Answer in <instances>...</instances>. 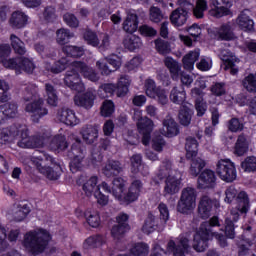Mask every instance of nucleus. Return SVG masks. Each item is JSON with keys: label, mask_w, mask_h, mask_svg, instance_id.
<instances>
[{"label": "nucleus", "mask_w": 256, "mask_h": 256, "mask_svg": "<svg viewBox=\"0 0 256 256\" xmlns=\"http://www.w3.org/2000/svg\"><path fill=\"white\" fill-rule=\"evenodd\" d=\"M116 223L117 224L113 225L111 228V237L119 241L125 237L126 233L131 231V226L129 225V214L120 213L116 216Z\"/></svg>", "instance_id": "12"}, {"label": "nucleus", "mask_w": 256, "mask_h": 256, "mask_svg": "<svg viewBox=\"0 0 256 256\" xmlns=\"http://www.w3.org/2000/svg\"><path fill=\"white\" fill-rule=\"evenodd\" d=\"M130 85H131V82H129V78H127V76L120 77V79L116 84L117 97H125L127 93H129Z\"/></svg>", "instance_id": "43"}, {"label": "nucleus", "mask_w": 256, "mask_h": 256, "mask_svg": "<svg viewBox=\"0 0 256 256\" xmlns=\"http://www.w3.org/2000/svg\"><path fill=\"white\" fill-rule=\"evenodd\" d=\"M63 21L70 27L71 29H77L79 27V19L75 14L66 13L63 15Z\"/></svg>", "instance_id": "61"}, {"label": "nucleus", "mask_w": 256, "mask_h": 256, "mask_svg": "<svg viewBox=\"0 0 256 256\" xmlns=\"http://www.w3.org/2000/svg\"><path fill=\"white\" fill-rule=\"evenodd\" d=\"M45 91L47 94V103L52 107H57V103L59 101V96H57V90L53 84L46 83Z\"/></svg>", "instance_id": "45"}, {"label": "nucleus", "mask_w": 256, "mask_h": 256, "mask_svg": "<svg viewBox=\"0 0 256 256\" xmlns=\"http://www.w3.org/2000/svg\"><path fill=\"white\" fill-rule=\"evenodd\" d=\"M102 173L108 179L117 177L119 174L123 173V165L119 160H108L102 168Z\"/></svg>", "instance_id": "20"}, {"label": "nucleus", "mask_w": 256, "mask_h": 256, "mask_svg": "<svg viewBox=\"0 0 256 256\" xmlns=\"http://www.w3.org/2000/svg\"><path fill=\"white\" fill-rule=\"evenodd\" d=\"M17 137H19V128L16 126H9L0 130V143L2 145L11 143Z\"/></svg>", "instance_id": "28"}, {"label": "nucleus", "mask_w": 256, "mask_h": 256, "mask_svg": "<svg viewBox=\"0 0 256 256\" xmlns=\"http://www.w3.org/2000/svg\"><path fill=\"white\" fill-rule=\"evenodd\" d=\"M187 99V92L183 86H175L170 92V100L175 105H183Z\"/></svg>", "instance_id": "31"}, {"label": "nucleus", "mask_w": 256, "mask_h": 256, "mask_svg": "<svg viewBox=\"0 0 256 256\" xmlns=\"http://www.w3.org/2000/svg\"><path fill=\"white\" fill-rule=\"evenodd\" d=\"M217 41H233L235 39V33H233V29L231 25L228 23L222 24L214 33Z\"/></svg>", "instance_id": "25"}, {"label": "nucleus", "mask_w": 256, "mask_h": 256, "mask_svg": "<svg viewBox=\"0 0 256 256\" xmlns=\"http://www.w3.org/2000/svg\"><path fill=\"white\" fill-rule=\"evenodd\" d=\"M46 141L47 136H45V134L27 136V132H22L21 140L18 142V145L22 147V149H41V147L45 146Z\"/></svg>", "instance_id": "13"}, {"label": "nucleus", "mask_w": 256, "mask_h": 256, "mask_svg": "<svg viewBox=\"0 0 256 256\" xmlns=\"http://www.w3.org/2000/svg\"><path fill=\"white\" fill-rule=\"evenodd\" d=\"M241 167L246 173H254L256 171V157L248 156L241 162Z\"/></svg>", "instance_id": "53"}, {"label": "nucleus", "mask_w": 256, "mask_h": 256, "mask_svg": "<svg viewBox=\"0 0 256 256\" xmlns=\"http://www.w3.org/2000/svg\"><path fill=\"white\" fill-rule=\"evenodd\" d=\"M117 85L113 83H104L98 88V96L101 99H107V97H113L115 95Z\"/></svg>", "instance_id": "42"}, {"label": "nucleus", "mask_w": 256, "mask_h": 256, "mask_svg": "<svg viewBox=\"0 0 256 256\" xmlns=\"http://www.w3.org/2000/svg\"><path fill=\"white\" fill-rule=\"evenodd\" d=\"M99 178L92 176L88 181L82 185L86 197H92L94 195L98 205L105 207L109 204L110 193L117 199L121 205H131L135 203L141 195V189H143V182L136 179L131 182L128 190L125 192V179L116 177L112 181V187L107 182H102L97 186ZM106 194H104V193Z\"/></svg>", "instance_id": "1"}, {"label": "nucleus", "mask_w": 256, "mask_h": 256, "mask_svg": "<svg viewBox=\"0 0 256 256\" xmlns=\"http://www.w3.org/2000/svg\"><path fill=\"white\" fill-rule=\"evenodd\" d=\"M130 171L133 175H137L143 169V156L141 154H133L130 158Z\"/></svg>", "instance_id": "47"}, {"label": "nucleus", "mask_w": 256, "mask_h": 256, "mask_svg": "<svg viewBox=\"0 0 256 256\" xmlns=\"http://www.w3.org/2000/svg\"><path fill=\"white\" fill-rule=\"evenodd\" d=\"M242 86L249 93H253L256 91V73H250L245 76L242 80Z\"/></svg>", "instance_id": "49"}, {"label": "nucleus", "mask_w": 256, "mask_h": 256, "mask_svg": "<svg viewBox=\"0 0 256 256\" xmlns=\"http://www.w3.org/2000/svg\"><path fill=\"white\" fill-rule=\"evenodd\" d=\"M187 19H189V12L185 8H176L170 14V23L174 27H183L187 23Z\"/></svg>", "instance_id": "21"}, {"label": "nucleus", "mask_w": 256, "mask_h": 256, "mask_svg": "<svg viewBox=\"0 0 256 256\" xmlns=\"http://www.w3.org/2000/svg\"><path fill=\"white\" fill-rule=\"evenodd\" d=\"M37 99V90L35 89H31L29 87H27L25 89V94L23 97V100L25 101L26 107H25V111L26 113H32V120L34 121V123H39V119H41V117H45V115H47L49 113V110H47V108L43 107V100ZM30 101H32L31 103H29Z\"/></svg>", "instance_id": "8"}, {"label": "nucleus", "mask_w": 256, "mask_h": 256, "mask_svg": "<svg viewBox=\"0 0 256 256\" xmlns=\"http://www.w3.org/2000/svg\"><path fill=\"white\" fill-rule=\"evenodd\" d=\"M198 189H213L217 182V176H215V171L211 169H205L198 174Z\"/></svg>", "instance_id": "17"}, {"label": "nucleus", "mask_w": 256, "mask_h": 256, "mask_svg": "<svg viewBox=\"0 0 256 256\" xmlns=\"http://www.w3.org/2000/svg\"><path fill=\"white\" fill-rule=\"evenodd\" d=\"M164 65L170 71L171 79H173V81H179V74L183 72L181 71V65H179V62L173 59V57H167L164 60Z\"/></svg>", "instance_id": "29"}, {"label": "nucleus", "mask_w": 256, "mask_h": 256, "mask_svg": "<svg viewBox=\"0 0 256 256\" xmlns=\"http://www.w3.org/2000/svg\"><path fill=\"white\" fill-rule=\"evenodd\" d=\"M81 135L83 141L87 145H93L97 139H99V129L93 125H86L81 129Z\"/></svg>", "instance_id": "23"}, {"label": "nucleus", "mask_w": 256, "mask_h": 256, "mask_svg": "<svg viewBox=\"0 0 256 256\" xmlns=\"http://www.w3.org/2000/svg\"><path fill=\"white\" fill-rule=\"evenodd\" d=\"M11 55V46L9 44L0 45V65L5 69H12L13 71H25V73H33L35 71V63L33 59L19 56L7 59Z\"/></svg>", "instance_id": "4"}, {"label": "nucleus", "mask_w": 256, "mask_h": 256, "mask_svg": "<svg viewBox=\"0 0 256 256\" xmlns=\"http://www.w3.org/2000/svg\"><path fill=\"white\" fill-rule=\"evenodd\" d=\"M67 65H69L67 59L62 58L54 62V64L50 67V72L54 74H59L67 69Z\"/></svg>", "instance_id": "57"}, {"label": "nucleus", "mask_w": 256, "mask_h": 256, "mask_svg": "<svg viewBox=\"0 0 256 256\" xmlns=\"http://www.w3.org/2000/svg\"><path fill=\"white\" fill-rule=\"evenodd\" d=\"M237 23L242 31H253V29H255V22L245 13V11H242L239 14Z\"/></svg>", "instance_id": "36"}, {"label": "nucleus", "mask_w": 256, "mask_h": 256, "mask_svg": "<svg viewBox=\"0 0 256 256\" xmlns=\"http://www.w3.org/2000/svg\"><path fill=\"white\" fill-rule=\"evenodd\" d=\"M81 76L88 81H92V83H97L100 77L99 74L87 63L83 61H74L72 62V69L68 70L64 77V85L69 87L72 91H77V93H81V91L85 90V84L81 82Z\"/></svg>", "instance_id": "2"}, {"label": "nucleus", "mask_w": 256, "mask_h": 256, "mask_svg": "<svg viewBox=\"0 0 256 256\" xmlns=\"http://www.w3.org/2000/svg\"><path fill=\"white\" fill-rule=\"evenodd\" d=\"M146 95L152 99H158L160 105H167L169 98H167V92L162 87H157L154 80H148L145 84Z\"/></svg>", "instance_id": "14"}, {"label": "nucleus", "mask_w": 256, "mask_h": 256, "mask_svg": "<svg viewBox=\"0 0 256 256\" xmlns=\"http://www.w3.org/2000/svg\"><path fill=\"white\" fill-rule=\"evenodd\" d=\"M167 250L173 253V256H185V253L189 251V239L181 238L178 244L173 240H169Z\"/></svg>", "instance_id": "19"}, {"label": "nucleus", "mask_w": 256, "mask_h": 256, "mask_svg": "<svg viewBox=\"0 0 256 256\" xmlns=\"http://www.w3.org/2000/svg\"><path fill=\"white\" fill-rule=\"evenodd\" d=\"M219 217L213 216L209 221L203 222L199 230L195 232L193 237L192 247L197 253H203L209 248V241L213 239L216 232H213V227H219Z\"/></svg>", "instance_id": "5"}, {"label": "nucleus", "mask_w": 256, "mask_h": 256, "mask_svg": "<svg viewBox=\"0 0 256 256\" xmlns=\"http://www.w3.org/2000/svg\"><path fill=\"white\" fill-rule=\"evenodd\" d=\"M143 233H147V235L153 233L155 231V217L153 215H149L142 226Z\"/></svg>", "instance_id": "60"}, {"label": "nucleus", "mask_w": 256, "mask_h": 256, "mask_svg": "<svg viewBox=\"0 0 256 256\" xmlns=\"http://www.w3.org/2000/svg\"><path fill=\"white\" fill-rule=\"evenodd\" d=\"M205 11H207V1L198 0L193 9L194 17H196V19H203V17H205Z\"/></svg>", "instance_id": "55"}, {"label": "nucleus", "mask_w": 256, "mask_h": 256, "mask_svg": "<svg viewBox=\"0 0 256 256\" xmlns=\"http://www.w3.org/2000/svg\"><path fill=\"white\" fill-rule=\"evenodd\" d=\"M163 132L165 137H177L179 133V124L175 122V119L168 118L163 120Z\"/></svg>", "instance_id": "30"}, {"label": "nucleus", "mask_w": 256, "mask_h": 256, "mask_svg": "<svg viewBox=\"0 0 256 256\" xmlns=\"http://www.w3.org/2000/svg\"><path fill=\"white\" fill-rule=\"evenodd\" d=\"M115 113V103L113 100H105L100 108L102 117H111Z\"/></svg>", "instance_id": "52"}, {"label": "nucleus", "mask_w": 256, "mask_h": 256, "mask_svg": "<svg viewBox=\"0 0 256 256\" xmlns=\"http://www.w3.org/2000/svg\"><path fill=\"white\" fill-rule=\"evenodd\" d=\"M0 109L8 119H15L19 115V106L15 102L0 105Z\"/></svg>", "instance_id": "38"}, {"label": "nucleus", "mask_w": 256, "mask_h": 256, "mask_svg": "<svg viewBox=\"0 0 256 256\" xmlns=\"http://www.w3.org/2000/svg\"><path fill=\"white\" fill-rule=\"evenodd\" d=\"M237 195H239V192L237 191V188L235 186L231 185L225 190V203H228L231 205L234 201H237Z\"/></svg>", "instance_id": "56"}, {"label": "nucleus", "mask_w": 256, "mask_h": 256, "mask_svg": "<svg viewBox=\"0 0 256 256\" xmlns=\"http://www.w3.org/2000/svg\"><path fill=\"white\" fill-rule=\"evenodd\" d=\"M68 157H80V159H85V147L80 139H77L75 143L72 144L71 149L68 151Z\"/></svg>", "instance_id": "41"}, {"label": "nucleus", "mask_w": 256, "mask_h": 256, "mask_svg": "<svg viewBox=\"0 0 256 256\" xmlns=\"http://www.w3.org/2000/svg\"><path fill=\"white\" fill-rule=\"evenodd\" d=\"M83 39L91 47H99V36L91 29H86L83 33Z\"/></svg>", "instance_id": "50"}, {"label": "nucleus", "mask_w": 256, "mask_h": 256, "mask_svg": "<svg viewBox=\"0 0 256 256\" xmlns=\"http://www.w3.org/2000/svg\"><path fill=\"white\" fill-rule=\"evenodd\" d=\"M62 51L67 57H73L74 59H79V57L85 55V49L79 46L66 45L63 46Z\"/></svg>", "instance_id": "44"}, {"label": "nucleus", "mask_w": 256, "mask_h": 256, "mask_svg": "<svg viewBox=\"0 0 256 256\" xmlns=\"http://www.w3.org/2000/svg\"><path fill=\"white\" fill-rule=\"evenodd\" d=\"M212 95L215 97H223V95H227V89H225V83L216 82L210 88Z\"/></svg>", "instance_id": "59"}, {"label": "nucleus", "mask_w": 256, "mask_h": 256, "mask_svg": "<svg viewBox=\"0 0 256 256\" xmlns=\"http://www.w3.org/2000/svg\"><path fill=\"white\" fill-rule=\"evenodd\" d=\"M52 239L51 232L44 228H38L24 235L23 245L31 255L39 256L45 253Z\"/></svg>", "instance_id": "3"}, {"label": "nucleus", "mask_w": 256, "mask_h": 256, "mask_svg": "<svg viewBox=\"0 0 256 256\" xmlns=\"http://www.w3.org/2000/svg\"><path fill=\"white\" fill-rule=\"evenodd\" d=\"M193 109L188 106H182L178 113L179 123L184 127H189L191 125V119H193Z\"/></svg>", "instance_id": "37"}, {"label": "nucleus", "mask_w": 256, "mask_h": 256, "mask_svg": "<svg viewBox=\"0 0 256 256\" xmlns=\"http://www.w3.org/2000/svg\"><path fill=\"white\" fill-rule=\"evenodd\" d=\"M172 169L173 163L171 160H164L153 179L155 183H159V181L166 179L164 187L165 195H175V193H179V189H181V180L175 176H170Z\"/></svg>", "instance_id": "6"}, {"label": "nucleus", "mask_w": 256, "mask_h": 256, "mask_svg": "<svg viewBox=\"0 0 256 256\" xmlns=\"http://www.w3.org/2000/svg\"><path fill=\"white\" fill-rule=\"evenodd\" d=\"M123 45L125 49H128V51L133 52L137 51L143 45V42L141 41V37L130 34L126 36L123 40Z\"/></svg>", "instance_id": "33"}, {"label": "nucleus", "mask_w": 256, "mask_h": 256, "mask_svg": "<svg viewBox=\"0 0 256 256\" xmlns=\"http://www.w3.org/2000/svg\"><path fill=\"white\" fill-rule=\"evenodd\" d=\"M195 201H197V191L195 188H184L177 204L178 213L185 214L191 211L195 207Z\"/></svg>", "instance_id": "11"}, {"label": "nucleus", "mask_w": 256, "mask_h": 256, "mask_svg": "<svg viewBox=\"0 0 256 256\" xmlns=\"http://www.w3.org/2000/svg\"><path fill=\"white\" fill-rule=\"evenodd\" d=\"M10 41L14 53H17V55H25V53H27L25 43H23L17 35L11 34Z\"/></svg>", "instance_id": "46"}, {"label": "nucleus", "mask_w": 256, "mask_h": 256, "mask_svg": "<svg viewBox=\"0 0 256 256\" xmlns=\"http://www.w3.org/2000/svg\"><path fill=\"white\" fill-rule=\"evenodd\" d=\"M47 161H50V163H53L55 159L52 158L51 155L45 152H39V155H35L32 158V163L33 165H35L39 173L44 175L50 181H57V179L61 177V173H63L61 165L54 164L53 167L47 166Z\"/></svg>", "instance_id": "7"}, {"label": "nucleus", "mask_w": 256, "mask_h": 256, "mask_svg": "<svg viewBox=\"0 0 256 256\" xmlns=\"http://www.w3.org/2000/svg\"><path fill=\"white\" fill-rule=\"evenodd\" d=\"M236 211H239L242 215L249 213L251 207L249 201V195L245 191H240L236 197Z\"/></svg>", "instance_id": "27"}, {"label": "nucleus", "mask_w": 256, "mask_h": 256, "mask_svg": "<svg viewBox=\"0 0 256 256\" xmlns=\"http://www.w3.org/2000/svg\"><path fill=\"white\" fill-rule=\"evenodd\" d=\"M105 243H107L105 236L95 234L85 239L84 247H88L89 249H99V247H103Z\"/></svg>", "instance_id": "35"}, {"label": "nucleus", "mask_w": 256, "mask_h": 256, "mask_svg": "<svg viewBox=\"0 0 256 256\" xmlns=\"http://www.w3.org/2000/svg\"><path fill=\"white\" fill-rule=\"evenodd\" d=\"M130 253L133 256H146L149 253V245L145 242H138L130 249Z\"/></svg>", "instance_id": "51"}, {"label": "nucleus", "mask_w": 256, "mask_h": 256, "mask_svg": "<svg viewBox=\"0 0 256 256\" xmlns=\"http://www.w3.org/2000/svg\"><path fill=\"white\" fill-rule=\"evenodd\" d=\"M85 217L88 225L93 229H97V227L101 225V216H99V213L94 212L90 213L89 215L86 213Z\"/></svg>", "instance_id": "58"}, {"label": "nucleus", "mask_w": 256, "mask_h": 256, "mask_svg": "<svg viewBox=\"0 0 256 256\" xmlns=\"http://www.w3.org/2000/svg\"><path fill=\"white\" fill-rule=\"evenodd\" d=\"M209 7V14L216 19H221V17H227V15L231 14V10L227 8V0H210Z\"/></svg>", "instance_id": "15"}, {"label": "nucleus", "mask_w": 256, "mask_h": 256, "mask_svg": "<svg viewBox=\"0 0 256 256\" xmlns=\"http://www.w3.org/2000/svg\"><path fill=\"white\" fill-rule=\"evenodd\" d=\"M185 149L186 158L192 159L189 173L190 175H192V177H198L199 173H201V171H203V169H205V166L207 165L205 160L197 157V153H199V142L197 141L196 138L188 137L186 139Z\"/></svg>", "instance_id": "9"}, {"label": "nucleus", "mask_w": 256, "mask_h": 256, "mask_svg": "<svg viewBox=\"0 0 256 256\" xmlns=\"http://www.w3.org/2000/svg\"><path fill=\"white\" fill-rule=\"evenodd\" d=\"M57 118L61 123H64V125H67L68 127H75V125H79L81 122L77 115H75V111L69 108H62L58 111Z\"/></svg>", "instance_id": "18"}, {"label": "nucleus", "mask_w": 256, "mask_h": 256, "mask_svg": "<svg viewBox=\"0 0 256 256\" xmlns=\"http://www.w3.org/2000/svg\"><path fill=\"white\" fill-rule=\"evenodd\" d=\"M154 44L156 47V51H158L160 55H167L171 52V45L161 38L156 39L154 41Z\"/></svg>", "instance_id": "54"}, {"label": "nucleus", "mask_w": 256, "mask_h": 256, "mask_svg": "<svg viewBox=\"0 0 256 256\" xmlns=\"http://www.w3.org/2000/svg\"><path fill=\"white\" fill-rule=\"evenodd\" d=\"M137 129L142 135V145H149L151 143V133H153V120L150 118H142L137 123Z\"/></svg>", "instance_id": "16"}, {"label": "nucleus", "mask_w": 256, "mask_h": 256, "mask_svg": "<svg viewBox=\"0 0 256 256\" xmlns=\"http://www.w3.org/2000/svg\"><path fill=\"white\" fill-rule=\"evenodd\" d=\"M197 61H199V52L191 51L182 58L183 68L191 71Z\"/></svg>", "instance_id": "39"}, {"label": "nucleus", "mask_w": 256, "mask_h": 256, "mask_svg": "<svg viewBox=\"0 0 256 256\" xmlns=\"http://www.w3.org/2000/svg\"><path fill=\"white\" fill-rule=\"evenodd\" d=\"M163 20V13L161 12V8L152 6L150 7V21L153 23H161Z\"/></svg>", "instance_id": "63"}, {"label": "nucleus", "mask_w": 256, "mask_h": 256, "mask_svg": "<svg viewBox=\"0 0 256 256\" xmlns=\"http://www.w3.org/2000/svg\"><path fill=\"white\" fill-rule=\"evenodd\" d=\"M216 174L221 181L233 183L237 179V168L235 163L229 159H221L216 164Z\"/></svg>", "instance_id": "10"}, {"label": "nucleus", "mask_w": 256, "mask_h": 256, "mask_svg": "<svg viewBox=\"0 0 256 256\" xmlns=\"http://www.w3.org/2000/svg\"><path fill=\"white\" fill-rule=\"evenodd\" d=\"M73 37V33L69 29L61 28L56 32V41L58 45H67Z\"/></svg>", "instance_id": "48"}, {"label": "nucleus", "mask_w": 256, "mask_h": 256, "mask_svg": "<svg viewBox=\"0 0 256 256\" xmlns=\"http://www.w3.org/2000/svg\"><path fill=\"white\" fill-rule=\"evenodd\" d=\"M224 233L228 239H235V223L231 218L225 219Z\"/></svg>", "instance_id": "62"}, {"label": "nucleus", "mask_w": 256, "mask_h": 256, "mask_svg": "<svg viewBox=\"0 0 256 256\" xmlns=\"http://www.w3.org/2000/svg\"><path fill=\"white\" fill-rule=\"evenodd\" d=\"M139 29V16L130 14L123 23V30L133 35Z\"/></svg>", "instance_id": "34"}, {"label": "nucleus", "mask_w": 256, "mask_h": 256, "mask_svg": "<svg viewBox=\"0 0 256 256\" xmlns=\"http://www.w3.org/2000/svg\"><path fill=\"white\" fill-rule=\"evenodd\" d=\"M163 147H165V139L161 135H156L152 138V148L154 151L161 153L163 151Z\"/></svg>", "instance_id": "64"}, {"label": "nucleus", "mask_w": 256, "mask_h": 256, "mask_svg": "<svg viewBox=\"0 0 256 256\" xmlns=\"http://www.w3.org/2000/svg\"><path fill=\"white\" fill-rule=\"evenodd\" d=\"M50 147H52L54 151H65V149L69 147V143H67L65 135L58 134L52 138Z\"/></svg>", "instance_id": "40"}, {"label": "nucleus", "mask_w": 256, "mask_h": 256, "mask_svg": "<svg viewBox=\"0 0 256 256\" xmlns=\"http://www.w3.org/2000/svg\"><path fill=\"white\" fill-rule=\"evenodd\" d=\"M213 200L209 196H203L198 204V213L202 219H209L213 211Z\"/></svg>", "instance_id": "26"}, {"label": "nucleus", "mask_w": 256, "mask_h": 256, "mask_svg": "<svg viewBox=\"0 0 256 256\" xmlns=\"http://www.w3.org/2000/svg\"><path fill=\"white\" fill-rule=\"evenodd\" d=\"M29 22V16L21 10H16L11 14L9 25L12 29H23Z\"/></svg>", "instance_id": "22"}, {"label": "nucleus", "mask_w": 256, "mask_h": 256, "mask_svg": "<svg viewBox=\"0 0 256 256\" xmlns=\"http://www.w3.org/2000/svg\"><path fill=\"white\" fill-rule=\"evenodd\" d=\"M248 151L249 141L247 140V136H245V134H240L234 146V153L238 157H243V155H245V153Z\"/></svg>", "instance_id": "32"}, {"label": "nucleus", "mask_w": 256, "mask_h": 256, "mask_svg": "<svg viewBox=\"0 0 256 256\" xmlns=\"http://www.w3.org/2000/svg\"><path fill=\"white\" fill-rule=\"evenodd\" d=\"M74 103L78 107L84 109H91L95 105V94L92 91H87L83 94L74 97Z\"/></svg>", "instance_id": "24"}]
</instances>
